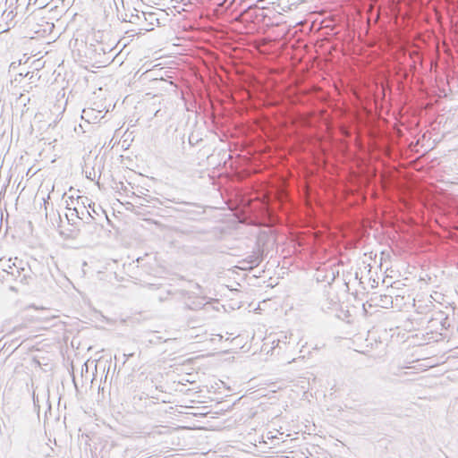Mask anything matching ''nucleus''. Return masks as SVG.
<instances>
[{
    "mask_svg": "<svg viewBox=\"0 0 458 458\" xmlns=\"http://www.w3.org/2000/svg\"><path fill=\"white\" fill-rule=\"evenodd\" d=\"M265 0H258L257 3L255 4H251L250 6H248L242 13L244 14H247L250 13V10L252 9H255V8H260L259 4H262V3L264 2ZM263 7H261L262 9Z\"/></svg>",
    "mask_w": 458,
    "mask_h": 458,
    "instance_id": "9b49d317",
    "label": "nucleus"
},
{
    "mask_svg": "<svg viewBox=\"0 0 458 458\" xmlns=\"http://www.w3.org/2000/svg\"><path fill=\"white\" fill-rule=\"evenodd\" d=\"M30 72H27V73H25V74H24V73H20L19 75H20V76L27 77V76H29V75H30Z\"/></svg>",
    "mask_w": 458,
    "mask_h": 458,
    "instance_id": "a211bd4d",
    "label": "nucleus"
},
{
    "mask_svg": "<svg viewBox=\"0 0 458 458\" xmlns=\"http://www.w3.org/2000/svg\"><path fill=\"white\" fill-rule=\"evenodd\" d=\"M175 233L177 234L191 235L197 233V231L194 229V227L181 226L175 228Z\"/></svg>",
    "mask_w": 458,
    "mask_h": 458,
    "instance_id": "6e6552de",
    "label": "nucleus"
},
{
    "mask_svg": "<svg viewBox=\"0 0 458 458\" xmlns=\"http://www.w3.org/2000/svg\"><path fill=\"white\" fill-rule=\"evenodd\" d=\"M162 342H166V340H163V338L161 336H157V335H152V337L150 339H148V343L150 344H157Z\"/></svg>",
    "mask_w": 458,
    "mask_h": 458,
    "instance_id": "ddd939ff",
    "label": "nucleus"
},
{
    "mask_svg": "<svg viewBox=\"0 0 458 458\" xmlns=\"http://www.w3.org/2000/svg\"><path fill=\"white\" fill-rule=\"evenodd\" d=\"M384 299H385V300H383V299H382V301H383L385 304H386V302H387V301H390V302L392 303L391 297L385 295V296H384Z\"/></svg>",
    "mask_w": 458,
    "mask_h": 458,
    "instance_id": "dca6fc26",
    "label": "nucleus"
},
{
    "mask_svg": "<svg viewBox=\"0 0 458 458\" xmlns=\"http://www.w3.org/2000/svg\"><path fill=\"white\" fill-rule=\"evenodd\" d=\"M32 399H33V404H34V406H35V407H39V404H38V396L35 394V392H33Z\"/></svg>",
    "mask_w": 458,
    "mask_h": 458,
    "instance_id": "2eb2a0df",
    "label": "nucleus"
},
{
    "mask_svg": "<svg viewBox=\"0 0 458 458\" xmlns=\"http://www.w3.org/2000/svg\"><path fill=\"white\" fill-rule=\"evenodd\" d=\"M88 208L90 209L89 211L92 213V215L95 216H98L99 215V212L98 210L96 209L95 208V203L90 201L89 204H88Z\"/></svg>",
    "mask_w": 458,
    "mask_h": 458,
    "instance_id": "4468645a",
    "label": "nucleus"
},
{
    "mask_svg": "<svg viewBox=\"0 0 458 458\" xmlns=\"http://www.w3.org/2000/svg\"><path fill=\"white\" fill-rule=\"evenodd\" d=\"M67 208L70 210V213L65 215V216L68 220V223L71 225H76L77 224L75 222V218L79 219V216H80L79 209L77 208Z\"/></svg>",
    "mask_w": 458,
    "mask_h": 458,
    "instance_id": "0eeeda50",
    "label": "nucleus"
},
{
    "mask_svg": "<svg viewBox=\"0 0 458 458\" xmlns=\"http://www.w3.org/2000/svg\"><path fill=\"white\" fill-rule=\"evenodd\" d=\"M83 208L81 211H80V216L79 220L81 221V225L85 227L86 225L96 224L95 223V216L92 215V213L87 209V207L85 205V202L82 201Z\"/></svg>",
    "mask_w": 458,
    "mask_h": 458,
    "instance_id": "20e7f679",
    "label": "nucleus"
},
{
    "mask_svg": "<svg viewBox=\"0 0 458 458\" xmlns=\"http://www.w3.org/2000/svg\"><path fill=\"white\" fill-rule=\"evenodd\" d=\"M86 47H87V52L85 53V55L87 56H89V58H94L95 55H101V53L105 54L106 50L105 48L103 47V46L101 44H98V45H94L92 43H90L89 45H88V43L86 42Z\"/></svg>",
    "mask_w": 458,
    "mask_h": 458,
    "instance_id": "423d86ee",
    "label": "nucleus"
},
{
    "mask_svg": "<svg viewBox=\"0 0 458 458\" xmlns=\"http://www.w3.org/2000/svg\"><path fill=\"white\" fill-rule=\"evenodd\" d=\"M287 335H283L281 338H278L276 340V346H274V348H279L281 349L282 348V345H286L287 344H289V342H287Z\"/></svg>",
    "mask_w": 458,
    "mask_h": 458,
    "instance_id": "9d476101",
    "label": "nucleus"
},
{
    "mask_svg": "<svg viewBox=\"0 0 458 458\" xmlns=\"http://www.w3.org/2000/svg\"><path fill=\"white\" fill-rule=\"evenodd\" d=\"M19 346H20V344H17V345L14 347V349H13V350L18 349V347H19Z\"/></svg>",
    "mask_w": 458,
    "mask_h": 458,
    "instance_id": "aec40b11",
    "label": "nucleus"
},
{
    "mask_svg": "<svg viewBox=\"0 0 458 458\" xmlns=\"http://www.w3.org/2000/svg\"><path fill=\"white\" fill-rule=\"evenodd\" d=\"M186 305L190 310H199L202 308V306H204L205 304L203 303V300H198L197 301H192L191 304L187 303Z\"/></svg>",
    "mask_w": 458,
    "mask_h": 458,
    "instance_id": "1a4fd4ad",
    "label": "nucleus"
},
{
    "mask_svg": "<svg viewBox=\"0 0 458 458\" xmlns=\"http://www.w3.org/2000/svg\"><path fill=\"white\" fill-rule=\"evenodd\" d=\"M16 16V13L13 11H7L4 10L0 17V21H4L5 27L1 30V33L6 32L11 30V28H13L16 24L14 18Z\"/></svg>",
    "mask_w": 458,
    "mask_h": 458,
    "instance_id": "f257e3e1",
    "label": "nucleus"
},
{
    "mask_svg": "<svg viewBox=\"0 0 458 458\" xmlns=\"http://www.w3.org/2000/svg\"><path fill=\"white\" fill-rule=\"evenodd\" d=\"M263 260V256L253 253L248 256L246 259L240 261L243 265V269H251L253 267H258L261 261Z\"/></svg>",
    "mask_w": 458,
    "mask_h": 458,
    "instance_id": "f03ea898",
    "label": "nucleus"
},
{
    "mask_svg": "<svg viewBox=\"0 0 458 458\" xmlns=\"http://www.w3.org/2000/svg\"><path fill=\"white\" fill-rule=\"evenodd\" d=\"M337 275L338 271L335 272L334 268L330 267L325 272L318 271L317 273L316 278L318 282H327L328 284H331L335 281Z\"/></svg>",
    "mask_w": 458,
    "mask_h": 458,
    "instance_id": "7ed1b4c3",
    "label": "nucleus"
},
{
    "mask_svg": "<svg viewBox=\"0 0 458 458\" xmlns=\"http://www.w3.org/2000/svg\"><path fill=\"white\" fill-rule=\"evenodd\" d=\"M101 111H96L92 108L83 109L82 119H85L88 123H96L100 120L103 116H100Z\"/></svg>",
    "mask_w": 458,
    "mask_h": 458,
    "instance_id": "39448f33",
    "label": "nucleus"
},
{
    "mask_svg": "<svg viewBox=\"0 0 458 458\" xmlns=\"http://www.w3.org/2000/svg\"><path fill=\"white\" fill-rule=\"evenodd\" d=\"M99 210H100L101 212L105 213V210H104V209H102V208H101V207H99Z\"/></svg>",
    "mask_w": 458,
    "mask_h": 458,
    "instance_id": "6ab92c4d",
    "label": "nucleus"
},
{
    "mask_svg": "<svg viewBox=\"0 0 458 458\" xmlns=\"http://www.w3.org/2000/svg\"><path fill=\"white\" fill-rule=\"evenodd\" d=\"M265 0H258L257 3L255 4H251L250 6H248L242 13L244 14H247L250 13V10L252 9H255V8H260L259 4H262V3L264 2ZM263 7H261L262 9Z\"/></svg>",
    "mask_w": 458,
    "mask_h": 458,
    "instance_id": "f8f14e48",
    "label": "nucleus"
},
{
    "mask_svg": "<svg viewBox=\"0 0 458 458\" xmlns=\"http://www.w3.org/2000/svg\"><path fill=\"white\" fill-rule=\"evenodd\" d=\"M124 358H125V360L124 362L130 358V357H132L133 356V353H130V354H123Z\"/></svg>",
    "mask_w": 458,
    "mask_h": 458,
    "instance_id": "f3484780",
    "label": "nucleus"
}]
</instances>
